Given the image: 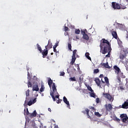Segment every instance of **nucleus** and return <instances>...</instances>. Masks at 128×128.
Wrapping results in <instances>:
<instances>
[{
	"mask_svg": "<svg viewBox=\"0 0 128 128\" xmlns=\"http://www.w3.org/2000/svg\"><path fill=\"white\" fill-rule=\"evenodd\" d=\"M114 69L116 71V74H120V68H118L116 66H114Z\"/></svg>",
	"mask_w": 128,
	"mask_h": 128,
	"instance_id": "obj_22",
	"label": "nucleus"
},
{
	"mask_svg": "<svg viewBox=\"0 0 128 128\" xmlns=\"http://www.w3.org/2000/svg\"><path fill=\"white\" fill-rule=\"evenodd\" d=\"M56 98H58V100L60 98V94H57L56 95H55V97H54Z\"/></svg>",
	"mask_w": 128,
	"mask_h": 128,
	"instance_id": "obj_47",
	"label": "nucleus"
},
{
	"mask_svg": "<svg viewBox=\"0 0 128 128\" xmlns=\"http://www.w3.org/2000/svg\"><path fill=\"white\" fill-rule=\"evenodd\" d=\"M54 48V52H56V48Z\"/></svg>",
	"mask_w": 128,
	"mask_h": 128,
	"instance_id": "obj_49",
	"label": "nucleus"
},
{
	"mask_svg": "<svg viewBox=\"0 0 128 128\" xmlns=\"http://www.w3.org/2000/svg\"><path fill=\"white\" fill-rule=\"evenodd\" d=\"M26 96H30V90H28L26 92Z\"/></svg>",
	"mask_w": 128,
	"mask_h": 128,
	"instance_id": "obj_36",
	"label": "nucleus"
},
{
	"mask_svg": "<svg viewBox=\"0 0 128 128\" xmlns=\"http://www.w3.org/2000/svg\"><path fill=\"white\" fill-rule=\"evenodd\" d=\"M90 94L91 98H96V94L94 92H90Z\"/></svg>",
	"mask_w": 128,
	"mask_h": 128,
	"instance_id": "obj_26",
	"label": "nucleus"
},
{
	"mask_svg": "<svg viewBox=\"0 0 128 128\" xmlns=\"http://www.w3.org/2000/svg\"><path fill=\"white\" fill-rule=\"evenodd\" d=\"M100 46L101 48H104L102 54H106L108 52V54L106 55V58H110V52H112V47H110V44L108 40L102 38L100 42Z\"/></svg>",
	"mask_w": 128,
	"mask_h": 128,
	"instance_id": "obj_1",
	"label": "nucleus"
},
{
	"mask_svg": "<svg viewBox=\"0 0 128 128\" xmlns=\"http://www.w3.org/2000/svg\"><path fill=\"white\" fill-rule=\"evenodd\" d=\"M28 88H32V82H28Z\"/></svg>",
	"mask_w": 128,
	"mask_h": 128,
	"instance_id": "obj_32",
	"label": "nucleus"
},
{
	"mask_svg": "<svg viewBox=\"0 0 128 128\" xmlns=\"http://www.w3.org/2000/svg\"><path fill=\"white\" fill-rule=\"evenodd\" d=\"M82 112L83 114H86V112L88 118H91L90 116H92V114H93L92 112L91 111L90 112V114H88V112H90V110H88V108L86 109L85 111H82Z\"/></svg>",
	"mask_w": 128,
	"mask_h": 128,
	"instance_id": "obj_9",
	"label": "nucleus"
},
{
	"mask_svg": "<svg viewBox=\"0 0 128 128\" xmlns=\"http://www.w3.org/2000/svg\"><path fill=\"white\" fill-rule=\"evenodd\" d=\"M104 107L106 108V114H108V112H110V111L112 110V106L110 104H106Z\"/></svg>",
	"mask_w": 128,
	"mask_h": 128,
	"instance_id": "obj_4",
	"label": "nucleus"
},
{
	"mask_svg": "<svg viewBox=\"0 0 128 128\" xmlns=\"http://www.w3.org/2000/svg\"><path fill=\"white\" fill-rule=\"evenodd\" d=\"M80 29L75 30V34H80Z\"/></svg>",
	"mask_w": 128,
	"mask_h": 128,
	"instance_id": "obj_30",
	"label": "nucleus"
},
{
	"mask_svg": "<svg viewBox=\"0 0 128 128\" xmlns=\"http://www.w3.org/2000/svg\"><path fill=\"white\" fill-rule=\"evenodd\" d=\"M62 102V99H58L57 101H56V103L57 104H60V102Z\"/></svg>",
	"mask_w": 128,
	"mask_h": 128,
	"instance_id": "obj_44",
	"label": "nucleus"
},
{
	"mask_svg": "<svg viewBox=\"0 0 128 128\" xmlns=\"http://www.w3.org/2000/svg\"><path fill=\"white\" fill-rule=\"evenodd\" d=\"M126 1L128 2V0H126Z\"/></svg>",
	"mask_w": 128,
	"mask_h": 128,
	"instance_id": "obj_59",
	"label": "nucleus"
},
{
	"mask_svg": "<svg viewBox=\"0 0 128 128\" xmlns=\"http://www.w3.org/2000/svg\"><path fill=\"white\" fill-rule=\"evenodd\" d=\"M70 80H72V82H76V78L75 77H72L70 78Z\"/></svg>",
	"mask_w": 128,
	"mask_h": 128,
	"instance_id": "obj_37",
	"label": "nucleus"
},
{
	"mask_svg": "<svg viewBox=\"0 0 128 128\" xmlns=\"http://www.w3.org/2000/svg\"><path fill=\"white\" fill-rule=\"evenodd\" d=\"M94 114L95 116H98V118H100V116H102V114H100L98 112H95Z\"/></svg>",
	"mask_w": 128,
	"mask_h": 128,
	"instance_id": "obj_29",
	"label": "nucleus"
},
{
	"mask_svg": "<svg viewBox=\"0 0 128 128\" xmlns=\"http://www.w3.org/2000/svg\"><path fill=\"white\" fill-rule=\"evenodd\" d=\"M25 114H26L27 116H30V113L28 112V108H26V112Z\"/></svg>",
	"mask_w": 128,
	"mask_h": 128,
	"instance_id": "obj_39",
	"label": "nucleus"
},
{
	"mask_svg": "<svg viewBox=\"0 0 128 128\" xmlns=\"http://www.w3.org/2000/svg\"><path fill=\"white\" fill-rule=\"evenodd\" d=\"M103 94L104 98H107V100H108L110 102H114V97H112V96L108 93H105Z\"/></svg>",
	"mask_w": 128,
	"mask_h": 128,
	"instance_id": "obj_7",
	"label": "nucleus"
},
{
	"mask_svg": "<svg viewBox=\"0 0 128 128\" xmlns=\"http://www.w3.org/2000/svg\"><path fill=\"white\" fill-rule=\"evenodd\" d=\"M36 114H38L36 110H34L32 113H30L29 116L30 118H36Z\"/></svg>",
	"mask_w": 128,
	"mask_h": 128,
	"instance_id": "obj_14",
	"label": "nucleus"
},
{
	"mask_svg": "<svg viewBox=\"0 0 128 128\" xmlns=\"http://www.w3.org/2000/svg\"><path fill=\"white\" fill-rule=\"evenodd\" d=\"M101 66H104V68H110V66H108V62L101 63Z\"/></svg>",
	"mask_w": 128,
	"mask_h": 128,
	"instance_id": "obj_18",
	"label": "nucleus"
},
{
	"mask_svg": "<svg viewBox=\"0 0 128 128\" xmlns=\"http://www.w3.org/2000/svg\"><path fill=\"white\" fill-rule=\"evenodd\" d=\"M48 50H46V49H44V51L42 52V58H46V56H48Z\"/></svg>",
	"mask_w": 128,
	"mask_h": 128,
	"instance_id": "obj_17",
	"label": "nucleus"
},
{
	"mask_svg": "<svg viewBox=\"0 0 128 128\" xmlns=\"http://www.w3.org/2000/svg\"><path fill=\"white\" fill-rule=\"evenodd\" d=\"M63 100L66 104H67L68 108H70V102L68 100V98H66V96H64L63 98Z\"/></svg>",
	"mask_w": 128,
	"mask_h": 128,
	"instance_id": "obj_11",
	"label": "nucleus"
},
{
	"mask_svg": "<svg viewBox=\"0 0 128 128\" xmlns=\"http://www.w3.org/2000/svg\"><path fill=\"white\" fill-rule=\"evenodd\" d=\"M54 82H53L52 78H48V84L50 88V86H52H52H54Z\"/></svg>",
	"mask_w": 128,
	"mask_h": 128,
	"instance_id": "obj_19",
	"label": "nucleus"
},
{
	"mask_svg": "<svg viewBox=\"0 0 128 128\" xmlns=\"http://www.w3.org/2000/svg\"><path fill=\"white\" fill-rule=\"evenodd\" d=\"M64 32H68V26H65L64 28Z\"/></svg>",
	"mask_w": 128,
	"mask_h": 128,
	"instance_id": "obj_46",
	"label": "nucleus"
},
{
	"mask_svg": "<svg viewBox=\"0 0 128 128\" xmlns=\"http://www.w3.org/2000/svg\"><path fill=\"white\" fill-rule=\"evenodd\" d=\"M114 120H115L116 122H120V118H118V117L115 116L114 118Z\"/></svg>",
	"mask_w": 128,
	"mask_h": 128,
	"instance_id": "obj_31",
	"label": "nucleus"
},
{
	"mask_svg": "<svg viewBox=\"0 0 128 128\" xmlns=\"http://www.w3.org/2000/svg\"><path fill=\"white\" fill-rule=\"evenodd\" d=\"M100 72V70L98 69H94V74H98V72Z\"/></svg>",
	"mask_w": 128,
	"mask_h": 128,
	"instance_id": "obj_35",
	"label": "nucleus"
},
{
	"mask_svg": "<svg viewBox=\"0 0 128 128\" xmlns=\"http://www.w3.org/2000/svg\"><path fill=\"white\" fill-rule=\"evenodd\" d=\"M118 80H119L120 82V78L118 77Z\"/></svg>",
	"mask_w": 128,
	"mask_h": 128,
	"instance_id": "obj_51",
	"label": "nucleus"
},
{
	"mask_svg": "<svg viewBox=\"0 0 128 128\" xmlns=\"http://www.w3.org/2000/svg\"><path fill=\"white\" fill-rule=\"evenodd\" d=\"M64 74H65L64 72H60V76H64Z\"/></svg>",
	"mask_w": 128,
	"mask_h": 128,
	"instance_id": "obj_45",
	"label": "nucleus"
},
{
	"mask_svg": "<svg viewBox=\"0 0 128 128\" xmlns=\"http://www.w3.org/2000/svg\"><path fill=\"white\" fill-rule=\"evenodd\" d=\"M1 112H2V110H0Z\"/></svg>",
	"mask_w": 128,
	"mask_h": 128,
	"instance_id": "obj_58",
	"label": "nucleus"
},
{
	"mask_svg": "<svg viewBox=\"0 0 128 128\" xmlns=\"http://www.w3.org/2000/svg\"><path fill=\"white\" fill-rule=\"evenodd\" d=\"M32 92H38L40 90L38 85V84L34 85L32 87Z\"/></svg>",
	"mask_w": 128,
	"mask_h": 128,
	"instance_id": "obj_12",
	"label": "nucleus"
},
{
	"mask_svg": "<svg viewBox=\"0 0 128 128\" xmlns=\"http://www.w3.org/2000/svg\"><path fill=\"white\" fill-rule=\"evenodd\" d=\"M36 96H38V94H37L36 95Z\"/></svg>",
	"mask_w": 128,
	"mask_h": 128,
	"instance_id": "obj_57",
	"label": "nucleus"
},
{
	"mask_svg": "<svg viewBox=\"0 0 128 128\" xmlns=\"http://www.w3.org/2000/svg\"><path fill=\"white\" fill-rule=\"evenodd\" d=\"M99 78H104V74H100Z\"/></svg>",
	"mask_w": 128,
	"mask_h": 128,
	"instance_id": "obj_50",
	"label": "nucleus"
},
{
	"mask_svg": "<svg viewBox=\"0 0 128 128\" xmlns=\"http://www.w3.org/2000/svg\"><path fill=\"white\" fill-rule=\"evenodd\" d=\"M120 118H122V122H123L126 124V121L128 120V115H126V114H122L120 116Z\"/></svg>",
	"mask_w": 128,
	"mask_h": 128,
	"instance_id": "obj_8",
	"label": "nucleus"
},
{
	"mask_svg": "<svg viewBox=\"0 0 128 128\" xmlns=\"http://www.w3.org/2000/svg\"><path fill=\"white\" fill-rule=\"evenodd\" d=\"M121 108L125 109L128 108V100H126L124 102V103L122 105Z\"/></svg>",
	"mask_w": 128,
	"mask_h": 128,
	"instance_id": "obj_10",
	"label": "nucleus"
},
{
	"mask_svg": "<svg viewBox=\"0 0 128 128\" xmlns=\"http://www.w3.org/2000/svg\"><path fill=\"white\" fill-rule=\"evenodd\" d=\"M75 66L77 68L78 70H80V64H75Z\"/></svg>",
	"mask_w": 128,
	"mask_h": 128,
	"instance_id": "obj_38",
	"label": "nucleus"
},
{
	"mask_svg": "<svg viewBox=\"0 0 128 128\" xmlns=\"http://www.w3.org/2000/svg\"><path fill=\"white\" fill-rule=\"evenodd\" d=\"M36 46H37V48L39 52H42V48L40 47V44H36Z\"/></svg>",
	"mask_w": 128,
	"mask_h": 128,
	"instance_id": "obj_27",
	"label": "nucleus"
},
{
	"mask_svg": "<svg viewBox=\"0 0 128 128\" xmlns=\"http://www.w3.org/2000/svg\"><path fill=\"white\" fill-rule=\"evenodd\" d=\"M74 70H76V69H74Z\"/></svg>",
	"mask_w": 128,
	"mask_h": 128,
	"instance_id": "obj_61",
	"label": "nucleus"
},
{
	"mask_svg": "<svg viewBox=\"0 0 128 128\" xmlns=\"http://www.w3.org/2000/svg\"><path fill=\"white\" fill-rule=\"evenodd\" d=\"M94 80L96 84H97V86H100V88H102V84H100V78H96Z\"/></svg>",
	"mask_w": 128,
	"mask_h": 128,
	"instance_id": "obj_13",
	"label": "nucleus"
},
{
	"mask_svg": "<svg viewBox=\"0 0 128 128\" xmlns=\"http://www.w3.org/2000/svg\"><path fill=\"white\" fill-rule=\"evenodd\" d=\"M112 34L114 38H116V40L118 39V34L116 33V32L112 31Z\"/></svg>",
	"mask_w": 128,
	"mask_h": 128,
	"instance_id": "obj_20",
	"label": "nucleus"
},
{
	"mask_svg": "<svg viewBox=\"0 0 128 128\" xmlns=\"http://www.w3.org/2000/svg\"><path fill=\"white\" fill-rule=\"evenodd\" d=\"M123 50H126L127 54H128V49H124Z\"/></svg>",
	"mask_w": 128,
	"mask_h": 128,
	"instance_id": "obj_53",
	"label": "nucleus"
},
{
	"mask_svg": "<svg viewBox=\"0 0 128 128\" xmlns=\"http://www.w3.org/2000/svg\"><path fill=\"white\" fill-rule=\"evenodd\" d=\"M26 102H28V101H26V100H25L24 102V106H32V104H36V98H35L32 101V100H30L29 101L28 104H26Z\"/></svg>",
	"mask_w": 128,
	"mask_h": 128,
	"instance_id": "obj_5",
	"label": "nucleus"
},
{
	"mask_svg": "<svg viewBox=\"0 0 128 128\" xmlns=\"http://www.w3.org/2000/svg\"><path fill=\"white\" fill-rule=\"evenodd\" d=\"M128 51L122 50L120 54V58L121 60V62L125 65L126 68H128V60L126 58Z\"/></svg>",
	"mask_w": 128,
	"mask_h": 128,
	"instance_id": "obj_2",
	"label": "nucleus"
},
{
	"mask_svg": "<svg viewBox=\"0 0 128 128\" xmlns=\"http://www.w3.org/2000/svg\"><path fill=\"white\" fill-rule=\"evenodd\" d=\"M76 38H78V37H76Z\"/></svg>",
	"mask_w": 128,
	"mask_h": 128,
	"instance_id": "obj_60",
	"label": "nucleus"
},
{
	"mask_svg": "<svg viewBox=\"0 0 128 128\" xmlns=\"http://www.w3.org/2000/svg\"><path fill=\"white\" fill-rule=\"evenodd\" d=\"M48 112H52V110L50 109V108H48Z\"/></svg>",
	"mask_w": 128,
	"mask_h": 128,
	"instance_id": "obj_52",
	"label": "nucleus"
},
{
	"mask_svg": "<svg viewBox=\"0 0 128 128\" xmlns=\"http://www.w3.org/2000/svg\"><path fill=\"white\" fill-rule=\"evenodd\" d=\"M32 128H36V123H32Z\"/></svg>",
	"mask_w": 128,
	"mask_h": 128,
	"instance_id": "obj_41",
	"label": "nucleus"
},
{
	"mask_svg": "<svg viewBox=\"0 0 128 128\" xmlns=\"http://www.w3.org/2000/svg\"><path fill=\"white\" fill-rule=\"evenodd\" d=\"M102 80V82L103 84H102L101 86H104L106 85L104 84H106V82H104V81L102 80V79L101 80Z\"/></svg>",
	"mask_w": 128,
	"mask_h": 128,
	"instance_id": "obj_43",
	"label": "nucleus"
},
{
	"mask_svg": "<svg viewBox=\"0 0 128 128\" xmlns=\"http://www.w3.org/2000/svg\"><path fill=\"white\" fill-rule=\"evenodd\" d=\"M58 46V42H57L56 43L55 45L53 46V48H56V47Z\"/></svg>",
	"mask_w": 128,
	"mask_h": 128,
	"instance_id": "obj_42",
	"label": "nucleus"
},
{
	"mask_svg": "<svg viewBox=\"0 0 128 128\" xmlns=\"http://www.w3.org/2000/svg\"><path fill=\"white\" fill-rule=\"evenodd\" d=\"M51 54H52V55L54 54V53H53V52H52V53H51Z\"/></svg>",
	"mask_w": 128,
	"mask_h": 128,
	"instance_id": "obj_56",
	"label": "nucleus"
},
{
	"mask_svg": "<svg viewBox=\"0 0 128 128\" xmlns=\"http://www.w3.org/2000/svg\"><path fill=\"white\" fill-rule=\"evenodd\" d=\"M90 108L91 110H94V111L96 112V108H94V106H91V107Z\"/></svg>",
	"mask_w": 128,
	"mask_h": 128,
	"instance_id": "obj_48",
	"label": "nucleus"
},
{
	"mask_svg": "<svg viewBox=\"0 0 128 128\" xmlns=\"http://www.w3.org/2000/svg\"><path fill=\"white\" fill-rule=\"evenodd\" d=\"M52 48V42H50V40H48V44L47 46H45L46 50H48V48L50 50Z\"/></svg>",
	"mask_w": 128,
	"mask_h": 128,
	"instance_id": "obj_16",
	"label": "nucleus"
},
{
	"mask_svg": "<svg viewBox=\"0 0 128 128\" xmlns=\"http://www.w3.org/2000/svg\"><path fill=\"white\" fill-rule=\"evenodd\" d=\"M68 70H70L68 68L67 69V72H68V74H70V72H68Z\"/></svg>",
	"mask_w": 128,
	"mask_h": 128,
	"instance_id": "obj_55",
	"label": "nucleus"
},
{
	"mask_svg": "<svg viewBox=\"0 0 128 128\" xmlns=\"http://www.w3.org/2000/svg\"><path fill=\"white\" fill-rule=\"evenodd\" d=\"M52 92H50V95L52 96L54 102H56L54 96H56V94H58V92L56 86V84L54 83H53V85L52 86Z\"/></svg>",
	"mask_w": 128,
	"mask_h": 128,
	"instance_id": "obj_3",
	"label": "nucleus"
},
{
	"mask_svg": "<svg viewBox=\"0 0 128 128\" xmlns=\"http://www.w3.org/2000/svg\"><path fill=\"white\" fill-rule=\"evenodd\" d=\"M44 90V84L41 85V88H40V92H42Z\"/></svg>",
	"mask_w": 128,
	"mask_h": 128,
	"instance_id": "obj_28",
	"label": "nucleus"
},
{
	"mask_svg": "<svg viewBox=\"0 0 128 128\" xmlns=\"http://www.w3.org/2000/svg\"><path fill=\"white\" fill-rule=\"evenodd\" d=\"M68 48L70 50L71 52H72V44H70V43L68 44Z\"/></svg>",
	"mask_w": 128,
	"mask_h": 128,
	"instance_id": "obj_33",
	"label": "nucleus"
},
{
	"mask_svg": "<svg viewBox=\"0 0 128 128\" xmlns=\"http://www.w3.org/2000/svg\"><path fill=\"white\" fill-rule=\"evenodd\" d=\"M86 57L88 58V60H92V58L90 56V53L89 52H86L85 54Z\"/></svg>",
	"mask_w": 128,
	"mask_h": 128,
	"instance_id": "obj_25",
	"label": "nucleus"
},
{
	"mask_svg": "<svg viewBox=\"0 0 128 128\" xmlns=\"http://www.w3.org/2000/svg\"><path fill=\"white\" fill-rule=\"evenodd\" d=\"M76 56H72V60L70 62V64H72V66L74 65V62H76Z\"/></svg>",
	"mask_w": 128,
	"mask_h": 128,
	"instance_id": "obj_21",
	"label": "nucleus"
},
{
	"mask_svg": "<svg viewBox=\"0 0 128 128\" xmlns=\"http://www.w3.org/2000/svg\"><path fill=\"white\" fill-rule=\"evenodd\" d=\"M77 52H78V50H74L73 51V54H72V56H76V54Z\"/></svg>",
	"mask_w": 128,
	"mask_h": 128,
	"instance_id": "obj_34",
	"label": "nucleus"
},
{
	"mask_svg": "<svg viewBox=\"0 0 128 128\" xmlns=\"http://www.w3.org/2000/svg\"><path fill=\"white\" fill-rule=\"evenodd\" d=\"M28 76H30V72H28Z\"/></svg>",
	"mask_w": 128,
	"mask_h": 128,
	"instance_id": "obj_54",
	"label": "nucleus"
},
{
	"mask_svg": "<svg viewBox=\"0 0 128 128\" xmlns=\"http://www.w3.org/2000/svg\"><path fill=\"white\" fill-rule=\"evenodd\" d=\"M83 38L85 40H90V37L86 34L85 32H83Z\"/></svg>",
	"mask_w": 128,
	"mask_h": 128,
	"instance_id": "obj_15",
	"label": "nucleus"
},
{
	"mask_svg": "<svg viewBox=\"0 0 128 128\" xmlns=\"http://www.w3.org/2000/svg\"><path fill=\"white\" fill-rule=\"evenodd\" d=\"M112 8L114 10H120V4L116 2H112Z\"/></svg>",
	"mask_w": 128,
	"mask_h": 128,
	"instance_id": "obj_6",
	"label": "nucleus"
},
{
	"mask_svg": "<svg viewBox=\"0 0 128 128\" xmlns=\"http://www.w3.org/2000/svg\"><path fill=\"white\" fill-rule=\"evenodd\" d=\"M96 104H100V98H96Z\"/></svg>",
	"mask_w": 128,
	"mask_h": 128,
	"instance_id": "obj_40",
	"label": "nucleus"
},
{
	"mask_svg": "<svg viewBox=\"0 0 128 128\" xmlns=\"http://www.w3.org/2000/svg\"><path fill=\"white\" fill-rule=\"evenodd\" d=\"M104 78L105 82H106V85L108 86H110V82L108 81V77H104Z\"/></svg>",
	"mask_w": 128,
	"mask_h": 128,
	"instance_id": "obj_24",
	"label": "nucleus"
},
{
	"mask_svg": "<svg viewBox=\"0 0 128 128\" xmlns=\"http://www.w3.org/2000/svg\"><path fill=\"white\" fill-rule=\"evenodd\" d=\"M88 90H90V92H94V90H92V87L90 86L88 84H86Z\"/></svg>",
	"mask_w": 128,
	"mask_h": 128,
	"instance_id": "obj_23",
	"label": "nucleus"
}]
</instances>
